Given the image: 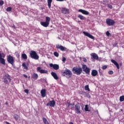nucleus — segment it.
<instances>
[{"label": "nucleus", "instance_id": "f257e3e1", "mask_svg": "<svg viewBox=\"0 0 124 124\" xmlns=\"http://www.w3.org/2000/svg\"><path fill=\"white\" fill-rule=\"evenodd\" d=\"M63 76L66 77V78H69L72 76V72L69 69H66L62 72Z\"/></svg>", "mask_w": 124, "mask_h": 124}, {"label": "nucleus", "instance_id": "f03ea898", "mask_svg": "<svg viewBox=\"0 0 124 124\" xmlns=\"http://www.w3.org/2000/svg\"><path fill=\"white\" fill-rule=\"evenodd\" d=\"M72 71L74 74L80 75V74L82 73V68L80 67H74L72 69Z\"/></svg>", "mask_w": 124, "mask_h": 124}, {"label": "nucleus", "instance_id": "7ed1b4c3", "mask_svg": "<svg viewBox=\"0 0 124 124\" xmlns=\"http://www.w3.org/2000/svg\"><path fill=\"white\" fill-rule=\"evenodd\" d=\"M30 55L31 59H33L34 60H38L39 59V56L37 55V53L35 51L31 50L30 53Z\"/></svg>", "mask_w": 124, "mask_h": 124}, {"label": "nucleus", "instance_id": "20e7f679", "mask_svg": "<svg viewBox=\"0 0 124 124\" xmlns=\"http://www.w3.org/2000/svg\"><path fill=\"white\" fill-rule=\"evenodd\" d=\"M50 20H51L50 17L46 16V22H41L40 24L42 26H43V27L47 28V27H48V26H49Z\"/></svg>", "mask_w": 124, "mask_h": 124}, {"label": "nucleus", "instance_id": "39448f33", "mask_svg": "<svg viewBox=\"0 0 124 124\" xmlns=\"http://www.w3.org/2000/svg\"><path fill=\"white\" fill-rule=\"evenodd\" d=\"M3 82L5 84H8L9 82H11V78H10V76L9 75L6 74L5 75L3 78Z\"/></svg>", "mask_w": 124, "mask_h": 124}, {"label": "nucleus", "instance_id": "423d86ee", "mask_svg": "<svg viewBox=\"0 0 124 124\" xmlns=\"http://www.w3.org/2000/svg\"><path fill=\"white\" fill-rule=\"evenodd\" d=\"M82 69L83 70V71L86 73V74H90V71L91 70L87 66L86 64H82Z\"/></svg>", "mask_w": 124, "mask_h": 124}, {"label": "nucleus", "instance_id": "0eeeda50", "mask_svg": "<svg viewBox=\"0 0 124 124\" xmlns=\"http://www.w3.org/2000/svg\"><path fill=\"white\" fill-rule=\"evenodd\" d=\"M5 55L3 53H0V63L2 64H5V60H4Z\"/></svg>", "mask_w": 124, "mask_h": 124}, {"label": "nucleus", "instance_id": "6e6552de", "mask_svg": "<svg viewBox=\"0 0 124 124\" xmlns=\"http://www.w3.org/2000/svg\"><path fill=\"white\" fill-rule=\"evenodd\" d=\"M106 23L108 26H114L115 24V21L110 18L106 19Z\"/></svg>", "mask_w": 124, "mask_h": 124}, {"label": "nucleus", "instance_id": "1a4fd4ad", "mask_svg": "<svg viewBox=\"0 0 124 124\" xmlns=\"http://www.w3.org/2000/svg\"><path fill=\"white\" fill-rule=\"evenodd\" d=\"M75 111H76V113L77 114H81V107H80L79 104H77L75 105Z\"/></svg>", "mask_w": 124, "mask_h": 124}, {"label": "nucleus", "instance_id": "9d476101", "mask_svg": "<svg viewBox=\"0 0 124 124\" xmlns=\"http://www.w3.org/2000/svg\"><path fill=\"white\" fill-rule=\"evenodd\" d=\"M37 72H39L40 73H41V74L48 73V71L42 69L41 67H37Z\"/></svg>", "mask_w": 124, "mask_h": 124}, {"label": "nucleus", "instance_id": "9b49d317", "mask_svg": "<svg viewBox=\"0 0 124 124\" xmlns=\"http://www.w3.org/2000/svg\"><path fill=\"white\" fill-rule=\"evenodd\" d=\"M55 105H56V102H55V100L50 101L46 104V106H50V107H55Z\"/></svg>", "mask_w": 124, "mask_h": 124}, {"label": "nucleus", "instance_id": "f8f14e48", "mask_svg": "<svg viewBox=\"0 0 124 124\" xmlns=\"http://www.w3.org/2000/svg\"><path fill=\"white\" fill-rule=\"evenodd\" d=\"M83 33L85 35V36H87L88 37H89V38H91V39H94V37L93 36L92 34H90L89 33H88V32H86L84 31L83 32Z\"/></svg>", "mask_w": 124, "mask_h": 124}, {"label": "nucleus", "instance_id": "ddd939ff", "mask_svg": "<svg viewBox=\"0 0 124 124\" xmlns=\"http://www.w3.org/2000/svg\"><path fill=\"white\" fill-rule=\"evenodd\" d=\"M7 61L9 63H11V64H13V62H14V59H13V57L12 56L9 55L8 57Z\"/></svg>", "mask_w": 124, "mask_h": 124}, {"label": "nucleus", "instance_id": "4468645a", "mask_svg": "<svg viewBox=\"0 0 124 124\" xmlns=\"http://www.w3.org/2000/svg\"><path fill=\"white\" fill-rule=\"evenodd\" d=\"M49 66H50V67H53V69H54L55 70H58V69H59V65L58 64H53V63H50L49 64Z\"/></svg>", "mask_w": 124, "mask_h": 124}, {"label": "nucleus", "instance_id": "2eb2a0df", "mask_svg": "<svg viewBox=\"0 0 124 124\" xmlns=\"http://www.w3.org/2000/svg\"><path fill=\"white\" fill-rule=\"evenodd\" d=\"M56 47L57 48V49H60V50H61V51H64V50L66 49V48L64 47L63 46L59 45H56Z\"/></svg>", "mask_w": 124, "mask_h": 124}, {"label": "nucleus", "instance_id": "dca6fc26", "mask_svg": "<svg viewBox=\"0 0 124 124\" xmlns=\"http://www.w3.org/2000/svg\"><path fill=\"white\" fill-rule=\"evenodd\" d=\"M78 12H81V13H82V14H84V15H89V14H90V13H89V12L83 9L78 10Z\"/></svg>", "mask_w": 124, "mask_h": 124}, {"label": "nucleus", "instance_id": "f3484780", "mask_svg": "<svg viewBox=\"0 0 124 124\" xmlns=\"http://www.w3.org/2000/svg\"><path fill=\"white\" fill-rule=\"evenodd\" d=\"M62 13L63 14H68L69 13V10L65 8H62Z\"/></svg>", "mask_w": 124, "mask_h": 124}, {"label": "nucleus", "instance_id": "a211bd4d", "mask_svg": "<svg viewBox=\"0 0 124 124\" xmlns=\"http://www.w3.org/2000/svg\"><path fill=\"white\" fill-rule=\"evenodd\" d=\"M98 74V72L96 71V70H93L91 73L92 76L93 77H95Z\"/></svg>", "mask_w": 124, "mask_h": 124}, {"label": "nucleus", "instance_id": "6ab92c4d", "mask_svg": "<svg viewBox=\"0 0 124 124\" xmlns=\"http://www.w3.org/2000/svg\"><path fill=\"white\" fill-rule=\"evenodd\" d=\"M41 94L42 97H45L46 96V90L43 89L41 91Z\"/></svg>", "mask_w": 124, "mask_h": 124}, {"label": "nucleus", "instance_id": "aec40b11", "mask_svg": "<svg viewBox=\"0 0 124 124\" xmlns=\"http://www.w3.org/2000/svg\"><path fill=\"white\" fill-rule=\"evenodd\" d=\"M111 62H112V63H114V64L115 65H116L117 69H120V67H119V63H118V62H116V61H115L114 60H111Z\"/></svg>", "mask_w": 124, "mask_h": 124}, {"label": "nucleus", "instance_id": "412c9836", "mask_svg": "<svg viewBox=\"0 0 124 124\" xmlns=\"http://www.w3.org/2000/svg\"><path fill=\"white\" fill-rule=\"evenodd\" d=\"M91 56L92 57L93 59H94V60H98V56H97V54L95 53H92Z\"/></svg>", "mask_w": 124, "mask_h": 124}, {"label": "nucleus", "instance_id": "4be33fe9", "mask_svg": "<svg viewBox=\"0 0 124 124\" xmlns=\"http://www.w3.org/2000/svg\"><path fill=\"white\" fill-rule=\"evenodd\" d=\"M51 75L55 79V80H58L59 79V77L57 75V74L55 72H51Z\"/></svg>", "mask_w": 124, "mask_h": 124}, {"label": "nucleus", "instance_id": "5701e85b", "mask_svg": "<svg viewBox=\"0 0 124 124\" xmlns=\"http://www.w3.org/2000/svg\"><path fill=\"white\" fill-rule=\"evenodd\" d=\"M32 78L33 79H34V80H37V78H38V75L35 73L33 74Z\"/></svg>", "mask_w": 124, "mask_h": 124}, {"label": "nucleus", "instance_id": "b1692460", "mask_svg": "<svg viewBox=\"0 0 124 124\" xmlns=\"http://www.w3.org/2000/svg\"><path fill=\"white\" fill-rule=\"evenodd\" d=\"M22 58L24 59V60H27L28 59V56H27V54L23 53L21 55Z\"/></svg>", "mask_w": 124, "mask_h": 124}, {"label": "nucleus", "instance_id": "393cba45", "mask_svg": "<svg viewBox=\"0 0 124 124\" xmlns=\"http://www.w3.org/2000/svg\"><path fill=\"white\" fill-rule=\"evenodd\" d=\"M52 0H47V4L48 6V8H51V3H52Z\"/></svg>", "mask_w": 124, "mask_h": 124}, {"label": "nucleus", "instance_id": "a878e982", "mask_svg": "<svg viewBox=\"0 0 124 124\" xmlns=\"http://www.w3.org/2000/svg\"><path fill=\"white\" fill-rule=\"evenodd\" d=\"M78 17L80 19V20H85V17L82 15H78Z\"/></svg>", "mask_w": 124, "mask_h": 124}, {"label": "nucleus", "instance_id": "bb28decb", "mask_svg": "<svg viewBox=\"0 0 124 124\" xmlns=\"http://www.w3.org/2000/svg\"><path fill=\"white\" fill-rule=\"evenodd\" d=\"M43 121L45 124H49V123H48V121H47V119H46V118H43Z\"/></svg>", "mask_w": 124, "mask_h": 124}, {"label": "nucleus", "instance_id": "cd10ccee", "mask_svg": "<svg viewBox=\"0 0 124 124\" xmlns=\"http://www.w3.org/2000/svg\"><path fill=\"white\" fill-rule=\"evenodd\" d=\"M22 66L24 67V69L28 70V66H27V65H26V63H23Z\"/></svg>", "mask_w": 124, "mask_h": 124}, {"label": "nucleus", "instance_id": "c85d7f7f", "mask_svg": "<svg viewBox=\"0 0 124 124\" xmlns=\"http://www.w3.org/2000/svg\"><path fill=\"white\" fill-rule=\"evenodd\" d=\"M99 73L100 76H102L103 75V73H102V70H101V69L99 68Z\"/></svg>", "mask_w": 124, "mask_h": 124}, {"label": "nucleus", "instance_id": "c756f323", "mask_svg": "<svg viewBox=\"0 0 124 124\" xmlns=\"http://www.w3.org/2000/svg\"><path fill=\"white\" fill-rule=\"evenodd\" d=\"M85 91H88V92H90V88H89V85H86L85 86Z\"/></svg>", "mask_w": 124, "mask_h": 124}, {"label": "nucleus", "instance_id": "7c9ffc66", "mask_svg": "<svg viewBox=\"0 0 124 124\" xmlns=\"http://www.w3.org/2000/svg\"><path fill=\"white\" fill-rule=\"evenodd\" d=\"M11 10H12V8H11L10 7H8L6 9V11H7V12H9L11 11Z\"/></svg>", "mask_w": 124, "mask_h": 124}, {"label": "nucleus", "instance_id": "2f4dec72", "mask_svg": "<svg viewBox=\"0 0 124 124\" xmlns=\"http://www.w3.org/2000/svg\"><path fill=\"white\" fill-rule=\"evenodd\" d=\"M88 106H89L88 105H85V108H84L85 111H89Z\"/></svg>", "mask_w": 124, "mask_h": 124}, {"label": "nucleus", "instance_id": "473e14b6", "mask_svg": "<svg viewBox=\"0 0 124 124\" xmlns=\"http://www.w3.org/2000/svg\"><path fill=\"white\" fill-rule=\"evenodd\" d=\"M4 4V1L2 0H0V6H2Z\"/></svg>", "mask_w": 124, "mask_h": 124}, {"label": "nucleus", "instance_id": "72a5a7b5", "mask_svg": "<svg viewBox=\"0 0 124 124\" xmlns=\"http://www.w3.org/2000/svg\"><path fill=\"white\" fill-rule=\"evenodd\" d=\"M120 100L122 102L124 101V96H120Z\"/></svg>", "mask_w": 124, "mask_h": 124}, {"label": "nucleus", "instance_id": "f704fd0d", "mask_svg": "<svg viewBox=\"0 0 124 124\" xmlns=\"http://www.w3.org/2000/svg\"><path fill=\"white\" fill-rule=\"evenodd\" d=\"M14 117L15 118V120H18V119H19V116H18V115L17 114H15L14 116Z\"/></svg>", "mask_w": 124, "mask_h": 124}, {"label": "nucleus", "instance_id": "c9c22d12", "mask_svg": "<svg viewBox=\"0 0 124 124\" xmlns=\"http://www.w3.org/2000/svg\"><path fill=\"white\" fill-rule=\"evenodd\" d=\"M53 55H54L55 57H59V53H58L57 52H54Z\"/></svg>", "mask_w": 124, "mask_h": 124}, {"label": "nucleus", "instance_id": "e433bc0d", "mask_svg": "<svg viewBox=\"0 0 124 124\" xmlns=\"http://www.w3.org/2000/svg\"><path fill=\"white\" fill-rule=\"evenodd\" d=\"M24 93H27L28 94L29 93V90L28 89L24 90Z\"/></svg>", "mask_w": 124, "mask_h": 124}, {"label": "nucleus", "instance_id": "4c0bfd02", "mask_svg": "<svg viewBox=\"0 0 124 124\" xmlns=\"http://www.w3.org/2000/svg\"><path fill=\"white\" fill-rule=\"evenodd\" d=\"M106 34H107V36H109L110 35V32H109V31H107L106 32Z\"/></svg>", "mask_w": 124, "mask_h": 124}, {"label": "nucleus", "instance_id": "58836bf2", "mask_svg": "<svg viewBox=\"0 0 124 124\" xmlns=\"http://www.w3.org/2000/svg\"><path fill=\"white\" fill-rule=\"evenodd\" d=\"M65 61H66V59L65 58V57H63L62 59V62H65Z\"/></svg>", "mask_w": 124, "mask_h": 124}, {"label": "nucleus", "instance_id": "ea45409f", "mask_svg": "<svg viewBox=\"0 0 124 124\" xmlns=\"http://www.w3.org/2000/svg\"><path fill=\"white\" fill-rule=\"evenodd\" d=\"M82 59L83 62H87V59H86L85 58H83Z\"/></svg>", "mask_w": 124, "mask_h": 124}, {"label": "nucleus", "instance_id": "a19ab883", "mask_svg": "<svg viewBox=\"0 0 124 124\" xmlns=\"http://www.w3.org/2000/svg\"><path fill=\"white\" fill-rule=\"evenodd\" d=\"M108 73V74L112 75L113 74V71H109Z\"/></svg>", "mask_w": 124, "mask_h": 124}, {"label": "nucleus", "instance_id": "79ce46f5", "mask_svg": "<svg viewBox=\"0 0 124 124\" xmlns=\"http://www.w3.org/2000/svg\"><path fill=\"white\" fill-rule=\"evenodd\" d=\"M106 68H107V66L106 65L103 66V69H106Z\"/></svg>", "mask_w": 124, "mask_h": 124}, {"label": "nucleus", "instance_id": "37998d69", "mask_svg": "<svg viewBox=\"0 0 124 124\" xmlns=\"http://www.w3.org/2000/svg\"><path fill=\"white\" fill-rule=\"evenodd\" d=\"M66 106L67 107H69L70 106V104H69V103H67Z\"/></svg>", "mask_w": 124, "mask_h": 124}, {"label": "nucleus", "instance_id": "c03bdc74", "mask_svg": "<svg viewBox=\"0 0 124 124\" xmlns=\"http://www.w3.org/2000/svg\"><path fill=\"white\" fill-rule=\"evenodd\" d=\"M108 7L109 8H110V9H112V5H108Z\"/></svg>", "mask_w": 124, "mask_h": 124}, {"label": "nucleus", "instance_id": "a18cd8bd", "mask_svg": "<svg viewBox=\"0 0 124 124\" xmlns=\"http://www.w3.org/2000/svg\"><path fill=\"white\" fill-rule=\"evenodd\" d=\"M24 77H25V78H28V76L26 75H23Z\"/></svg>", "mask_w": 124, "mask_h": 124}, {"label": "nucleus", "instance_id": "49530a36", "mask_svg": "<svg viewBox=\"0 0 124 124\" xmlns=\"http://www.w3.org/2000/svg\"><path fill=\"white\" fill-rule=\"evenodd\" d=\"M57 1H63V0H56Z\"/></svg>", "mask_w": 124, "mask_h": 124}, {"label": "nucleus", "instance_id": "de8ad7c7", "mask_svg": "<svg viewBox=\"0 0 124 124\" xmlns=\"http://www.w3.org/2000/svg\"><path fill=\"white\" fill-rule=\"evenodd\" d=\"M5 104H6V105H8V103L6 102Z\"/></svg>", "mask_w": 124, "mask_h": 124}, {"label": "nucleus", "instance_id": "09e8293b", "mask_svg": "<svg viewBox=\"0 0 124 124\" xmlns=\"http://www.w3.org/2000/svg\"><path fill=\"white\" fill-rule=\"evenodd\" d=\"M69 124H73V123L72 122H71L69 123Z\"/></svg>", "mask_w": 124, "mask_h": 124}]
</instances>
